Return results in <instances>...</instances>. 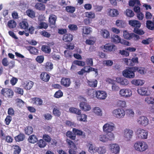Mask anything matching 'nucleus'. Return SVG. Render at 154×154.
I'll return each instance as SVG.
<instances>
[{
  "label": "nucleus",
  "mask_w": 154,
  "mask_h": 154,
  "mask_svg": "<svg viewBox=\"0 0 154 154\" xmlns=\"http://www.w3.org/2000/svg\"><path fill=\"white\" fill-rule=\"evenodd\" d=\"M72 131L74 134L70 131H68L66 133V136L72 140H75L76 137V135L82 136V138H85L86 137L85 132L81 130L73 128Z\"/></svg>",
  "instance_id": "f257e3e1"
},
{
  "label": "nucleus",
  "mask_w": 154,
  "mask_h": 154,
  "mask_svg": "<svg viewBox=\"0 0 154 154\" xmlns=\"http://www.w3.org/2000/svg\"><path fill=\"white\" fill-rule=\"evenodd\" d=\"M111 39L115 43H118L120 42L121 38L117 35H114L112 36Z\"/></svg>",
  "instance_id": "de8ad7c7"
},
{
  "label": "nucleus",
  "mask_w": 154,
  "mask_h": 154,
  "mask_svg": "<svg viewBox=\"0 0 154 154\" xmlns=\"http://www.w3.org/2000/svg\"><path fill=\"white\" fill-rule=\"evenodd\" d=\"M125 14L128 17H133L134 14V12L131 9H127L125 12Z\"/></svg>",
  "instance_id": "a18cd8bd"
},
{
  "label": "nucleus",
  "mask_w": 154,
  "mask_h": 154,
  "mask_svg": "<svg viewBox=\"0 0 154 154\" xmlns=\"http://www.w3.org/2000/svg\"><path fill=\"white\" fill-rule=\"evenodd\" d=\"M26 13L29 17L32 18H34L35 17V13L32 10L28 9L26 11Z\"/></svg>",
  "instance_id": "864d4df0"
},
{
  "label": "nucleus",
  "mask_w": 154,
  "mask_h": 154,
  "mask_svg": "<svg viewBox=\"0 0 154 154\" xmlns=\"http://www.w3.org/2000/svg\"><path fill=\"white\" fill-rule=\"evenodd\" d=\"M91 28L88 26L84 27L82 29L83 33L84 34L88 35L91 32Z\"/></svg>",
  "instance_id": "5fc2aeb1"
},
{
  "label": "nucleus",
  "mask_w": 154,
  "mask_h": 154,
  "mask_svg": "<svg viewBox=\"0 0 154 154\" xmlns=\"http://www.w3.org/2000/svg\"><path fill=\"white\" fill-rule=\"evenodd\" d=\"M146 27L148 29L151 30L154 29V23L151 20H148L146 23Z\"/></svg>",
  "instance_id": "79ce46f5"
},
{
  "label": "nucleus",
  "mask_w": 154,
  "mask_h": 154,
  "mask_svg": "<svg viewBox=\"0 0 154 154\" xmlns=\"http://www.w3.org/2000/svg\"><path fill=\"white\" fill-rule=\"evenodd\" d=\"M14 151L13 154H20L21 151V149L20 147L18 145H15L14 146Z\"/></svg>",
  "instance_id": "bf43d9fd"
},
{
  "label": "nucleus",
  "mask_w": 154,
  "mask_h": 154,
  "mask_svg": "<svg viewBox=\"0 0 154 154\" xmlns=\"http://www.w3.org/2000/svg\"><path fill=\"white\" fill-rule=\"evenodd\" d=\"M73 38V36L71 34L66 33L63 35V40L65 42L69 43L72 40Z\"/></svg>",
  "instance_id": "a211bd4d"
},
{
  "label": "nucleus",
  "mask_w": 154,
  "mask_h": 154,
  "mask_svg": "<svg viewBox=\"0 0 154 154\" xmlns=\"http://www.w3.org/2000/svg\"><path fill=\"white\" fill-rule=\"evenodd\" d=\"M25 138V136L23 133H20L14 137V139L16 142H20L23 140Z\"/></svg>",
  "instance_id": "2f4dec72"
},
{
  "label": "nucleus",
  "mask_w": 154,
  "mask_h": 154,
  "mask_svg": "<svg viewBox=\"0 0 154 154\" xmlns=\"http://www.w3.org/2000/svg\"><path fill=\"white\" fill-rule=\"evenodd\" d=\"M63 92L60 90H59L56 91L54 95V97L56 98H59L63 96Z\"/></svg>",
  "instance_id": "0e129e2a"
},
{
  "label": "nucleus",
  "mask_w": 154,
  "mask_h": 154,
  "mask_svg": "<svg viewBox=\"0 0 154 154\" xmlns=\"http://www.w3.org/2000/svg\"><path fill=\"white\" fill-rule=\"evenodd\" d=\"M50 47L47 45H43L41 47V50L46 54H49L51 52Z\"/></svg>",
  "instance_id": "c9c22d12"
},
{
  "label": "nucleus",
  "mask_w": 154,
  "mask_h": 154,
  "mask_svg": "<svg viewBox=\"0 0 154 154\" xmlns=\"http://www.w3.org/2000/svg\"><path fill=\"white\" fill-rule=\"evenodd\" d=\"M106 151V148L104 146H101L97 148L96 152H97L100 154L104 153Z\"/></svg>",
  "instance_id": "8fccbe9b"
},
{
  "label": "nucleus",
  "mask_w": 154,
  "mask_h": 154,
  "mask_svg": "<svg viewBox=\"0 0 154 154\" xmlns=\"http://www.w3.org/2000/svg\"><path fill=\"white\" fill-rule=\"evenodd\" d=\"M25 88L27 90H29L32 87L33 85V82L31 81H27L24 83Z\"/></svg>",
  "instance_id": "f704fd0d"
},
{
  "label": "nucleus",
  "mask_w": 154,
  "mask_h": 154,
  "mask_svg": "<svg viewBox=\"0 0 154 154\" xmlns=\"http://www.w3.org/2000/svg\"><path fill=\"white\" fill-rule=\"evenodd\" d=\"M85 15L86 17L89 18L93 19L95 17L94 13L91 12H86L85 13Z\"/></svg>",
  "instance_id": "338daca9"
},
{
  "label": "nucleus",
  "mask_w": 154,
  "mask_h": 154,
  "mask_svg": "<svg viewBox=\"0 0 154 154\" xmlns=\"http://www.w3.org/2000/svg\"><path fill=\"white\" fill-rule=\"evenodd\" d=\"M32 101L33 104L39 106L42 105L43 100H42L38 97H33L31 99Z\"/></svg>",
  "instance_id": "412c9836"
},
{
  "label": "nucleus",
  "mask_w": 154,
  "mask_h": 154,
  "mask_svg": "<svg viewBox=\"0 0 154 154\" xmlns=\"http://www.w3.org/2000/svg\"><path fill=\"white\" fill-rule=\"evenodd\" d=\"M19 26L21 29H24L25 31H27L29 25L28 22L25 21L20 22L19 24Z\"/></svg>",
  "instance_id": "cd10ccee"
},
{
  "label": "nucleus",
  "mask_w": 154,
  "mask_h": 154,
  "mask_svg": "<svg viewBox=\"0 0 154 154\" xmlns=\"http://www.w3.org/2000/svg\"><path fill=\"white\" fill-rule=\"evenodd\" d=\"M27 49L31 54L36 55L38 54V50L34 47L31 46H28L27 47Z\"/></svg>",
  "instance_id": "c756f323"
},
{
  "label": "nucleus",
  "mask_w": 154,
  "mask_h": 154,
  "mask_svg": "<svg viewBox=\"0 0 154 154\" xmlns=\"http://www.w3.org/2000/svg\"><path fill=\"white\" fill-rule=\"evenodd\" d=\"M100 34L101 35L105 38H108L110 37L109 32L105 29H102L101 30Z\"/></svg>",
  "instance_id": "bb28decb"
},
{
  "label": "nucleus",
  "mask_w": 154,
  "mask_h": 154,
  "mask_svg": "<svg viewBox=\"0 0 154 154\" xmlns=\"http://www.w3.org/2000/svg\"><path fill=\"white\" fill-rule=\"evenodd\" d=\"M96 92L94 89H90L87 90V93L88 96L93 98L94 97V94H96Z\"/></svg>",
  "instance_id": "6e6d98bb"
},
{
  "label": "nucleus",
  "mask_w": 154,
  "mask_h": 154,
  "mask_svg": "<svg viewBox=\"0 0 154 154\" xmlns=\"http://www.w3.org/2000/svg\"><path fill=\"white\" fill-rule=\"evenodd\" d=\"M132 33H129L126 30L123 32V36L124 38L127 40H131L132 39Z\"/></svg>",
  "instance_id": "49530a36"
},
{
  "label": "nucleus",
  "mask_w": 154,
  "mask_h": 154,
  "mask_svg": "<svg viewBox=\"0 0 154 154\" xmlns=\"http://www.w3.org/2000/svg\"><path fill=\"white\" fill-rule=\"evenodd\" d=\"M69 111L71 113L76 114L77 115L81 113V111L80 110L74 107H70L69 108Z\"/></svg>",
  "instance_id": "c03bdc74"
},
{
  "label": "nucleus",
  "mask_w": 154,
  "mask_h": 154,
  "mask_svg": "<svg viewBox=\"0 0 154 154\" xmlns=\"http://www.w3.org/2000/svg\"><path fill=\"white\" fill-rule=\"evenodd\" d=\"M112 114L113 116L116 118L121 119L124 117L125 112L123 109L118 108L113 110Z\"/></svg>",
  "instance_id": "39448f33"
},
{
  "label": "nucleus",
  "mask_w": 154,
  "mask_h": 154,
  "mask_svg": "<svg viewBox=\"0 0 154 154\" xmlns=\"http://www.w3.org/2000/svg\"><path fill=\"white\" fill-rule=\"evenodd\" d=\"M116 25L119 28H124L125 26V23L124 21L117 20L116 21Z\"/></svg>",
  "instance_id": "3c124183"
},
{
  "label": "nucleus",
  "mask_w": 154,
  "mask_h": 154,
  "mask_svg": "<svg viewBox=\"0 0 154 154\" xmlns=\"http://www.w3.org/2000/svg\"><path fill=\"white\" fill-rule=\"evenodd\" d=\"M135 72L132 69V67L124 70L122 72L123 75L127 78L133 79L135 76Z\"/></svg>",
  "instance_id": "20e7f679"
},
{
  "label": "nucleus",
  "mask_w": 154,
  "mask_h": 154,
  "mask_svg": "<svg viewBox=\"0 0 154 154\" xmlns=\"http://www.w3.org/2000/svg\"><path fill=\"white\" fill-rule=\"evenodd\" d=\"M145 101L149 104H153L154 103V98L153 97H147L145 98Z\"/></svg>",
  "instance_id": "13d9d810"
},
{
  "label": "nucleus",
  "mask_w": 154,
  "mask_h": 154,
  "mask_svg": "<svg viewBox=\"0 0 154 154\" xmlns=\"http://www.w3.org/2000/svg\"><path fill=\"white\" fill-rule=\"evenodd\" d=\"M7 25L10 29H13L16 27L17 23L14 20H11L8 21Z\"/></svg>",
  "instance_id": "ea45409f"
},
{
  "label": "nucleus",
  "mask_w": 154,
  "mask_h": 154,
  "mask_svg": "<svg viewBox=\"0 0 154 154\" xmlns=\"http://www.w3.org/2000/svg\"><path fill=\"white\" fill-rule=\"evenodd\" d=\"M50 76L46 72H42L40 75V78L45 82H48L49 80Z\"/></svg>",
  "instance_id": "393cba45"
},
{
  "label": "nucleus",
  "mask_w": 154,
  "mask_h": 154,
  "mask_svg": "<svg viewBox=\"0 0 154 154\" xmlns=\"http://www.w3.org/2000/svg\"><path fill=\"white\" fill-rule=\"evenodd\" d=\"M96 97L100 99H105L107 97L106 93L104 91H98L96 92Z\"/></svg>",
  "instance_id": "ddd939ff"
},
{
  "label": "nucleus",
  "mask_w": 154,
  "mask_h": 154,
  "mask_svg": "<svg viewBox=\"0 0 154 154\" xmlns=\"http://www.w3.org/2000/svg\"><path fill=\"white\" fill-rule=\"evenodd\" d=\"M124 61L127 65L133 66L134 65L135 63H138V58L137 57H136L132 58L131 59L125 58Z\"/></svg>",
  "instance_id": "1a4fd4ad"
},
{
  "label": "nucleus",
  "mask_w": 154,
  "mask_h": 154,
  "mask_svg": "<svg viewBox=\"0 0 154 154\" xmlns=\"http://www.w3.org/2000/svg\"><path fill=\"white\" fill-rule=\"evenodd\" d=\"M133 131L129 129H126L124 130V135L126 140L127 141L130 140L133 135Z\"/></svg>",
  "instance_id": "9d476101"
},
{
  "label": "nucleus",
  "mask_w": 154,
  "mask_h": 154,
  "mask_svg": "<svg viewBox=\"0 0 154 154\" xmlns=\"http://www.w3.org/2000/svg\"><path fill=\"white\" fill-rule=\"evenodd\" d=\"M79 106L81 109L84 111H88L91 109L90 105L87 103L85 102H81L80 103Z\"/></svg>",
  "instance_id": "dca6fc26"
},
{
  "label": "nucleus",
  "mask_w": 154,
  "mask_h": 154,
  "mask_svg": "<svg viewBox=\"0 0 154 154\" xmlns=\"http://www.w3.org/2000/svg\"><path fill=\"white\" fill-rule=\"evenodd\" d=\"M128 24L134 28H140L141 25V23L139 21L136 20H130Z\"/></svg>",
  "instance_id": "4468645a"
},
{
  "label": "nucleus",
  "mask_w": 154,
  "mask_h": 154,
  "mask_svg": "<svg viewBox=\"0 0 154 154\" xmlns=\"http://www.w3.org/2000/svg\"><path fill=\"white\" fill-rule=\"evenodd\" d=\"M138 93L142 96H147V89L145 87H141L137 90Z\"/></svg>",
  "instance_id": "a878e982"
},
{
  "label": "nucleus",
  "mask_w": 154,
  "mask_h": 154,
  "mask_svg": "<svg viewBox=\"0 0 154 154\" xmlns=\"http://www.w3.org/2000/svg\"><path fill=\"white\" fill-rule=\"evenodd\" d=\"M114 126L108 123L105 124L103 126V131L106 133L111 132L113 130Z\"/></svg>",
  "instance_id": "f8f14e48"
},
{
  "label": "nucleus",
  "mask_w": 154,
  "mask_h": 154,
  "mask_svg": "<svg viewBox=\"0 0 154 154\" xmlns=\"http://www.w3.org/2000/svg\"><path fill=\"white\" fill-rule=\"evenodd\" d=\"M131 83L132 84L137 86L141 85L143 84V81L140 79H133Z\"/></svg>",
  "instance_id": "37998d69"
},
{
  "label": "nucleus",
  "mask_w": 154,
  "mask_h": 154,
  "mask_svg": "<svg viewBox=\"0 0 154 154\" xmlns=\"http://www.w3.org/2000/svg\"><path fill=\"white\" fill-rule=\"evenodd\" d=\"M1 93L6 97H10L13 96L14 92L10 89L2 88L1 91Z\"/></svg>",
  "instance_id": "9b49d317"
},
{
  "label": "nucleus",
  "mask_w": 154,
  "mask_h": 154,
  "mask_svg": "<svg viewBox=\"0 0 154 154\" xmlns=\"http://www.w3.org/2000/svg\"><path fill=\"white\" fill-rule=\"evenodd\" d=\"M73 63L75 65L81 66H84L85 65V62L77 60L74 61Z\"/></svg>",
  "instance_id": "052dcab7"
},
{
  "label": "nucleus",
  "mask_w": 154,
  "mask_h": 154,
  "mask_svg": "<svg viewBox=\"0 0 154 154\" xmlns=\"http://www.w3.org/2000/svg\"><path fill=\"white\" fill-rule=\"evenodd\" d=\"M57 19V17L55 15L51 14L49 15L48 18V22L49 26L51 28L55 27Z\"/></svg>",
  "instance_id": "6e6552de"
},
{
  "label": "nucleus",
  "mask_w": 154,
  "mask_h": 154,
  "mask_svg": "<svg viewBox=\"0 0 154 154\" xmlns=\"http://www.w3.org/2000/svg\"><path fill=\"white\" fill-rule=\"evenodd\" d=\"M132 69L134 72H137L141 74H144L145 68L144 67L134 66L132 67Z\"/></svg>",
  "instance_id": "c85d7f7f"
},
{
  "label": "nucleus",
  "mask_w": 154,
  "mask_h": 154,
  "mask_svg": "<svg viewBox=\"0 0 154 154\" xmlns=\"http://www.w3.org/2000/svg\"><path fill=\"white\" fill-rule=\"evenodd\" d=\"M53 114L55 116L59 117L61 115V112L59 109L54 108L53 110Z\"/></svg>",
  "instance_id": "680f3d73"
},
{
  "label": "nucleus",
  "mask_w": 154,
  "mask_h": 154,
  "mask_svg": "<svg viewBox=\"0 0 154 154\" xmlns=\"http://www.w3.org/2000/svg\"><path fill=\"white\" fill-rule=\"evenodd\" d=\"M88 84L89 86L92 88H95L97 86V81L96 79H93L91 81L88 80Z\"/></svg>",
  "instance_id": "58836bf2"
},
{
  "label": "nucleus",
  "mask_w": 154,
  "mask_h": 154,
  "mask_svg": "<svg viewBox=\"0 0 154 154\" xmlns=\"http://www.w3.org/2000/svg\"><path fill=\"white\" fill-rule=\"evenodd\" d=\"M87 146L89 147L88 151L91 154H94L96 152V149L97 147H96L94 146L92 144L89 143Z\"/></svg>",
  "instance_id": "7c9ffc66"
},
{
  "label": "nucleus",
  "mask_w": 154,
  "mask_h": 154,
  "mask_svg": "<svg viewBox=\"0 0 154 154\" xmlns=\"http://www.w3.org/2000/svg\"><path fill=\"white\" fill-rule=\"evenodd\" d=\"M33 128L32 126H28L25 127L24 129V132L25 134L29 135L33 132Z\"/></svg>",
  "instance_id": "4c0bfd02"
},
{
  "label": "nucleus",
  "mask_w": 154,
  "mask_h": 154,
  "mask_svg": "<svg viewBox=\"0 0 154 154\" xmlns=\"http://www.w3.org/2000/svg\"><path fill=\"white\" fill-rule=\"evenodd\" d=\"M44 57L43 55H39L37 56L35 59L36 61L39 63H41L43 62Z\"/></svg>",
  "instance_id": "69168bd1"
},
{
  "label": "nucleus",
  "mask_w": 154,
  "mask_h": 154,
  "mask_svg": "<svg viewBox=\"0 0 154 154\" xmlns=\"http://www.w3.org/2000/svg\"><path fill=\"white\" fill-rule=\"evenodd\" d=\"M48 26V24L44 22H41L39 23L38 26H37V28L39 29H46Z\"/></svg>",
  "instance_id": "72a5a7b5"
},
{
  "label": "nucleus",
  "mask_w": 154,
  "mask_h": 154,
  "mask_svg": "<svg viewBox=\"0 0 154 154\" xmlns=\"http://www.w3.org/2000/svg\"><path fill=\"white\" fill-rule=\"evenodd\" d=\"M37 144L39 147L42 148L45 147L47 144L43 139H41L38 141Z\"/></svg>",
  "instance_id": "603ef678"
},
{
  "label": "nucleus",
  "mask_w": 154,
  "mask_h": 154,
  "mask_svg": "<svg viewBox=\"0 0 154 154\" xmlns=\"http://www.w3.org/2000/svg\"><path fill=\"white\" fill-rule=\"evenodd\" d=\"M134 147L137 151L142 152L145 151L148 148L147 144L141 141H137L134 145Z\"/></svg>",
  "instance_id": "f03ea898"
},
{
  "label": "nucleus",
  "mask_w": 154,
  "mask_h": 154,
  "mask_svg": "<svg viewBox=\"0 0 154 154\" xmlns=\"http://www.w3.org/2000/svg\"><path fill=\"white\" fill-rule=\"evenodd\" d=\"M77 116V119L80 121L85 122L87 121V116L83 114H81V113L79 114H78Z\"/></svg>",
  "instance_id": "a19ab883"
},
{
  "label": "nucleus",
  "mask_w": 154,
  "mask_h": 154,
  "mask_svg": "<svg viewBox=\"0 0 154 154\" xmlns=\"http://www.w3.org/2000/svg\"><path fill=\"white\" fill-rule=\"evenodd\" d=\"M73 140L69 138L66 140V143L69 148L76 149V146Z\"/></svg>",
  "instance_id": "b1692460"
},
{
  "label": "nucleus",
  "mask_w": 154,
  "mask_h": 154,
  "mask_svg": "<svg viewBox=\"0 0 154 154\" xmlns=\"http://www.w3.org/2000/svg\"><path fill=\"white\" fill-rule=\"evenodd\" d=\"M115 46L114 45L108 43L106 44L103 46V48L105 49L104 50V51L111 52L115 49Z\"/></svg>",
  "instance_id": "6ab92c4d"
},
{
  "label": "nucleus",
  "mask_w": 154,
  "mask_h": 154,
  "mask_svg": "<svg viewBox=\"0 0 154 154\" xmlns=\"http://www.w3.org/2000/svg\"><path fill=\"white\" fill-rule=\"evenodd\" d=\"M108 14L111 17H116L119 14V12L116 9H109L108 10Z\"/></svg>",
  "instance_id": "4be33fe9"
},
{
  "label": "nucleus",
  "mask_w": 154,
  "mask_h": 154,
  "mask_svg": "<svg viewBox=\"0 0 154 154\" xmlns=\"http://www.w3.org/2000/svg\"><path fill=\"white\" fill-rule=\"evenodd\" d=\"M116 82L120 85L126 86L129 83V82L127 79L123 77L117 78L116 79Z\"/></svg>",
  "instance_id": "f3484780"
},
{
  "label": "nucleus",
  "mask_w": 154,
  "mask_h": 154,
  "mask_svg": "<svg viewBox=\"0 0 154 154\" xmlns=\"http://www.w3.org/2000/svg\"><path fill=\"white\" fill-rule=\"evenodd\" d=\"M85 62L88 65V66H92L93 65V60L92 58H87Z\"/></svg>",
  "instance_id": "e2e57ef3"
},
{
  "label": "nucleus",
  "mask_w": 154,
  "mask_h": 154,
  "mask_svg": "<svg viewBox=\"0 0 154 154\" xmlns=\"http://www.w3.org/2000/svg\"><path fill=\"white\" fill-rule=\"evenodd\" d=\"M66 10L68 12L72 13L75 11V8L74 7L68 6L66 7Z\"/></svg>",
  "instance_id": "4d7b16f0"
},
{
  "label": "nucleus",
  "mask_w": 154,
  "mask_h": 154,
  "mask_svg": "<svg viewBox=\"0 0 154 154\" xmlns=\"http://www.w3.org/2000/svg\"><path fill=\"white\" fill-rule=\"evenodd\" d=\"M43 66L45 70L47 71H50L53 68V64L50 62H46L43 65Z\"/></svg>",
  "instance_id": "5701e85b"
},
{
  "label": "nucleus",
  "mask_w": 154,
  "mask_h": 154,
  "mask_svg": "<svg viewBox=\"0 0 154 154\" xmlns=\"http://www.w3.org/2000/svg\"><path fill=\"white\" fill-rule=\"evenodd\" d=\"M93 112L97 116H102V110L99 107H94L93 109Z\"/></svg>",
  "instance_id": "09e8293b"
},
{
  "label": "nucleus",
  "mask_w": 154,
  "mask_h": 154,
  "mask_svg": "<svg viewBox=\"0 0 154 154\" xmlns=\"http://www.w3.org/2000/svg\"><path fill=\"white\" fill-rule=\"evenodd\" d=\"M110 150L111 152L117 154L119 153L120 151V147L117 144H112L110 145Z\"/></svg>",
  "instance_id": "aec40b11"
},
{
  "label": "nucleus",
  "mask_w": 154,
  "mask_h": 154,
  "mask_svg": "<svg viewBox=\"0 0 154 154\" xmlns=\"http://www.w3.org/2000/svg\"><path fill=\"white\" fill-rule=\"evenodd\" d=\"M117 105L119 107L124 108L126 106V102L124 100H119L117 102Z\"/></svg>",
  "instance_id": "774afa93"
},
{
  "label": "nucleus",
  "mask_w": 154,
  "mask_h": 154,
  "mask_svg": "<svg viewBox=\"0 0 154 154\" xmlns=\"http://www.w3.org/2000/svg\"><path fill=\"white\" fill-rule=\"evenodd\" d=\"M137 122L139 125L145 126L149 124V120L145 116H140L137 119Z\"/></svg>",
  "instance_id": "0eeeda50"
},
{
  "label": "nucleus",
  "mask_w": 154,
  "mask_h": 154,
  "mask_svg": "<svg viewBox=\"0 0 154 154\" xmlns=\"http://www.w3.org/2000/svg\"><path fill=\"white\" fill-rule=\"evenodd\" d=\"M137 137L139 139H146L147 138L148 132L143 129L138 128L136 132Z\"/></svg>",
  "instance_id": "7ed1b4c3"
},
{
  "label": "nucleus",
  "mask_w": 154,
  "mask_h": 154,
  "mask_svg": "<svg viewBox=\"0 0 154 154\" xmlns=\"http://www.w3.org/2000/svg\"><path fill=\"white\" fill-rule=\"evenodd\" d=\"M35 8L39 10L44 11L45 9V5L42 3H37L35 4Z\"/></svg>",
  "instance_id": "e433bc0d"
},
{
  "label": "nucleus",
  "mask_w": 154,
  "mask_h": 154,
  "mask_svg": "<svg viewBox=\"0 0 154 154\" xmlns=\"http://www.w3.org/2000/svg\"><path fill=\"white\" fill-rule=\"evenodd\" d=\"M29 142L32 143H34L38 141V138L36 136L32 135L30 136L28 139Z\"/></svg>",
  "instance_id": "473e14b6"
},
{
  "label": "nucleus",
  "mask_w": 154,
  "mask_h": 154,
  "mask_svg": "<svg viewBox=\"0 0 154 154\" xmlns=\"http://www.w3.org/2000/svg\"><path fill=\"white\" fill-rule=\"evenodd\" d=\"M119 94L121 96L125 97H128L131 96L132 92L130 89L128 88L123 89L120 90Z\"/></svg>",
  "instance_id": "423d86ee"
},
{
  "label": "nucleus",
  "mask_w": 154,
  "mask_h": 154,
  "mask_svg": "<svg viewBox=\"0 0 154 154\" xmlns=\"http://www.w3.org/2000/svg\"><path fill=\"white\" fill-rule=\"evenodd\" d=\"M71 82L69 78L65 77H63L60 82L61 85L66 87L69 86Z\"/></svg>",
  "instance_id": "2eb2a0df"
}]
</instances>
